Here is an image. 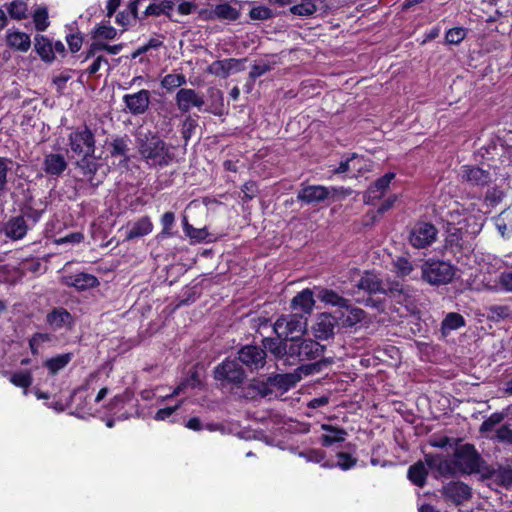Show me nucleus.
<instances>
[{
	"mask_svg": "<svg viewBox=\"0 0 512 512\" xmlns=\"http://www.w3.org/2000/svg\"><path fill=\"white\" fill-rule=\"evenodd\" d=\"M426 462L430 469L438 470L442 475L453 476L460 474L488 473L487 464L482 460L475 447L464 444L458 447L451 461L440 455H426Z\"/></svg>",
	"mask_w": 512,
	"mask_h": 512,
	"instance_id": "f257e3e1",
	"label": "nucleus"
},
{
	"mask_svg": "<svg viewBox=\"0 0 512 512\" xmlns=\"http://www.w3.org/2000/svg\"><path fill=\"white\" fill-rule=\"evenodd\" d=\"M481 228V218L472 215L466 209H453L447 218V242L450 245L461 246V241L478 234Z\"/></svg>",
	"mask_w": 512,
	"mask_h": 512,
	"instance_id": "f03ea898",
	"label": "nucleus"
},
{
	"mask_svg": "<svg viewBox=\"0 0 512 512\" xmlns=\"http://www.w3.org/2000/svg\"><path fill=\"white\" fill-rule=\"evenodd\" d=\"M138 151L142 159L150 167L167 166L174 157L170 147L151 132L139 133Z\"/></svg>",
	"mask_w": 512,
	"mask_h": 512,
	"instance_id": "7ed1b4c3",
	"label": "nucleus"
},
{
	"mask_svg": "<svg viewBox=\"0 0 512 512\" xmlns=\"http://www.w3.org/2000/svg\"><path fill=\"white\" fill-rule=\"evenodd\" d=\"M324 347L311 339L296 338L289 342L288 364L295 365L301 361L315 360L322 356Z\"/></svg>",
	"mask_w": 512,
	"mask_h": 512,
	"instance_id": "20e7f679",
	"label": "nucleus"
},
{
	"mask_svg": "<svg viewBox=\"0 0 512 512\" xmlns=\"http://www.w3.org/2000/svg\"><path fill=\"white\" fill-rule=\"evenodd\" d=\"M273 328L279 338L290 342L305 334L307 319L299 314L282 315L276 320Z\"/></svg>",
	"mask_w": 512,
	"mask_h": 512,
	"instance_id": "39448f33",
	"label": "nucleus"
},
{
	"mask_svg": "<svg viewBox=\"0 0 512 512\" xmlns=\"http://www.w3.org/2000/svg\"><path fill=\"white\" fill-rule=\"evenodd\" d=\"M422 279L431 285H443L452 281L454 267L445 261L428 259L421 267Z\"/></svg>",
	"mask_w": 512,
	"mask_h": 512,
	"instance_id": "423d86ee",
	"label": "nucleus"
},
{
	"mask_svg": "<svg viewBox=\"0 0 512 512\" xmlns=\"http://www.w3.org/2000/svg\"><path fill=\"white\" fill-rule=\"evenodd\" d=\"M359 290H363L369 294L383 293L388 294L391 297L401 302L404 299V288L400 284L393 286H387L380 278L371 272H365L357 283Z\"/></svg>",
	"mask_w": 512,
	"mask_h": 512,
	"instance_id": "0eeeda50",
	"label": "nucleus"
},
{
	"mask_svg": "<svg viewBox=\"0 0 512 512\" xmlns=\"http://www.w3.org/2000/svg\"><path fill=\"white\" fill-rule=\"evenodd\" d=\"M68 143L71 151L83 159L91 157L95 153V137L87 126L73 130L69 134Z\"/></svg>",
	"mask_w": 512,
	"mask_h": 512,
	"instance_id": "6e6552de",
	"label": "nucleus"
},
{
	"mask_svg": "<svg viewBox=\"0 0 512 512\" xmlns=\"http://www.w3.org/2000/svg\"><path fill=\"white\" fill-rule=\"evenodd\" d=\"M437 234L438 231L434 225L427 222H419L411 229L409 242L414 248H426L436 241Z\"/></svg>",
	"mask_w": 512,
	"mask_h": 512,
	"instance_id": "1a4fd4ad",
	"label": "nucleus"
},
{
	"mask_svg": "<svg viewBox=\"0 0 512 512\" xmlns=\"http://www.w3.org/2000/svg\"><path fill=\"white\" fill-rule=\"evenodd\" d=\"M175 103L178 110L182 113H188L193 108L201 111L205 101L203 95L192 88H180L175 96Z\"/></svg>",
	"mask_w": 512,
	"mask_h": 512,
	"instance_id": "9d476101",
	"label": "nucleus"
},
{
	"mask_svg": "<svg viewBox=\"0 0 512 512\" xmlns=\"http://www.w3.org/2000/svg\"><path fill=\"white\" fill-rule=\"evenodd\" d=\"M214 377L218 381L240 384L245 378V372L236 360H225L216 366Z\"/></svg>",
	"mask_w": 512,
	"mask_h": 512,
	"instance_id": "9b49d317",
	"label": "nucleus"
},
{
	"mask_svg": "<svg viewBox=\"0 0 512 512\" xmlns=\"http://www.w3.org/2000/svg\"><path fill=\"white\" fill-rule=\"evenodd\" d=\"M238 354L239 360L250 370H258L265 365L266 352L260 347L247 345Z\"/></svg>",
	"mask_w": 512,
	"mask_h": 512,
	"instance_id": "f8f14e48",
	"label": "nucleus"
},
{
	"mask_svg": "<svg viewBox=\"0 0 512 512\" xmlns=\"http://www.w3.org/2000/svg\"><path fill=\"white\" fill-rule=\"evenodd\" d=\"M459 177L462 181L473 186H485L492 180L489 171L470 165H463L460 168Z\"/></svg>",
	"mask_w": 512,
	"mask_h": 512,
	"instance_id": "ddd939ff",
	"label": "nucleus"
},
{
	"mask_svg": "<svg viewBox=\"0 0 512 512\" xmlns=\"http://www.w3.org/2000/svg\"><path fill=\"white\" fill-rule=\"evenodd\" d=\"M123 102L131 114H144L150 104V92L143 89L133 94H126L123 96Z\"/></svg>",
	"mask_w": 512,
	"mask_h": 512,
	"instance_id": "4468645a",
	"label": "nucleus"
},
{
	"mask_svg": "<svg viewBox=\"0 0 512 512\" xmlns=\"http://www.w3.org/2000/svg\"><path fill=\"white\" fill-rule=\"evenodd\" d=\"M153 227L151 219L148 216H143L135 222L128 223L127 226L122 227L120 231H125V240L131 241L150 234Z\"/></svg>",
	"mask_w": 512,
	"mask_h": 512,
	"instance_id": "2eb2a0df",
	"label": "nucleus"
},
{
	"mask_svg": "<svg viewBox=\"0 0 512 512\" xmlns=\"http://www.w3.org/2000/svg\"><path fill=\"white\" fill-rule=\"evenodd\" d=\"M337 325V318L329 313H322L317 316L316 322L312 327L313 334L318 339H328L334 333Z\"/></svg>",
	"mask_w": 512,
	"mask_h": 512,
	"instance_id": "dca6fc26",
	"label": "nucleus"
},
{
	"mask_svg": "<svg viewBox=\"0 0 512 512\" xmlns=\"http://www.w3.org/2000/svg\"><path fill=\"white\" fill-rule=\"evenodd\" d=\"M442 494L453 503L461 504L471 497V490L463 482H449L443 487Z\"/></svg>",
	"mask_w": 512,
	"mask_h": 512,
	"instance_id": "f3484780",
	"label": "nucleus"
},
{
	"mask_svg": "<svg viewBox=\"0 0 512 512\" xmlns=\"http://www.w3.org/2000/svg\"><path fill=\"white\" fill-rule=\"evenodd\" d=\"M5 41L8 47L21 53H26L31 47L30 36L17 29H8Z\"/></svg>",
	"mask_w": 512,
	"mask_h": 512,
	"instance_id": "a211bd4d",
	"label": "nucleus"
},
{
	"mask_svg": "<svg viewBox=\"0 0 512 512\" xmlns=\"http://www.w3.org/2000/svg\"><path fill=\"white\" fill-rule=\"evenodd\" d=\"M62 282L66 286L74 287L79 291L96 287L99 284L98 279L94 275L88 273L64 276Z\"/></svg>",
	"mask_w": 512,
	"mask_h": 512,
	"instance_id": "6ab92c4d",
	"label": "nucleus"
},
{
	"mask_svg": "<svg viewBox=\"0 0 512 512\" xmlns=\"http://www.w3.org/2000/svg\"><path fill=\"white\" fill-rule=\"evenodd\" d=\"M329 195V190L325 186L317 185V186H306L302 188L297 198L305 202L307 204L316 203L325 200Z\"/></svg>",
	"mask_w": 512,
	"mask_h": 512,
	"instance_id": "aec40b11",
	"label": "nucleus"
},
{
	"mask_svg": "<svg viewBox=\"0 0 512 512\" xmlns=\"http://www.w3.org/2000/svg\"><path fill=\"white\" fill-rule=\"evenodd\" d=\"M67 168V162L63 155L49 153L45 156L43 162L44 171L51 176H59Z\"/></svg>",
	"mask_w": 512,
	"mask_h": 512,
	"instance_id": "412c9836",
	"label": "nucleus"
},
{
	"mask_svg": "<svg viewBox=\"0 0 512 512\" xmlns=\"http://www.w3.org/2000/svg\"><path fill=\"white\" fill-rule=\"evenodd\" d=\"M344 311H340L339 315H335L337 318V324L343 327H353L357 323L361 322L365 316V312L360 308H349L344 307Z\"/></svg>",
	"mask_w": 512,
	"mask_h": 512,
	"instance_id": "4be33fe9",
	"label": "nucleus"
},
{
	"mask_svg": "<svg viewBox=\"0 0 512 512\" xmlns=\"http://www.w3.org/2000/svg\"><path fill=\"white\" fill-rule=\"evenodd\" d=\"M27 230L26 221L21 216L10 219L4 226L6 236L13 240L22 239L26 235Z\"/></svg>",
	"mask_w": 512,
	"mask_h": 512,
	"instance_id": "5701e85b",
	"label": "nucleus"
},
{
	"mask_svg": "<svg viewBox=\"0 0 512 512\" xmlns=\"http://www.w3.org/2000/svg\"><path fill=\"white\" fill-rule=\"evenodd\" d=\"M314 304L313 292L310 289H304L292 299L291 307L295 311L300 310L309 314L312 312Z\"/></svg>",
	"mask_w": 512,
	"mask_h": 512,
	"instance_id": "b1692460",
	"label": "nucleus"
},
{
	"mask_svg": "<svg viewBox=\"0 0 512 512\" xmlns=\"http://www.w3.org/2000/svg\"><path fill=\"white\" fill-rule=\"evenodd\" d=\"M487 472L482 473L481 476L483 478H487L492 480L494 483L503 486L509 487L512 484V469L510 468H498L493 469L487 465Z\"/></svg>",
	"mask_w": 512,
	"mask_h": 512,
	"instance_id": "393cba45",
	"label": "nucleus"
},
{
	"mask_svg": "<svg viewBox=\"0 0 512 512\" xmlns=\"http://www.w3.org/2000/svg\"><path fill=\"white\" fill-rule=\"evenodd\" d=\"M47 323L53 330H59L72 323L71 314L63 308H55L47 315Z\"/></svg>",
	"mask_w": 512,
	"mask_h": 512,
	"instance_id": "a878e982",
	"label": "nucleus"
},
{
	"mask_svg": "<svg viewBox=\"0 0 512 512\" xmlns=\"http://www.w3.org/2000/svg\"><path fill=\"white\" fill-rule=\"evenodd\" d=\"M321 429L326 432V434L321 436V443L324 446L343 442L347 436V432L344 429L329 424H322Z\"/></svg>",
	"mask_w": 512,
	"mask_h": 512,
	"instance_id": "bb28decb",
	"label": "nucleus"
},
{
	"mask_svg": "<svg viewBox=\"0 0 512 512\" xmlns=\"http://www.w3.org/2000/svg\"><path fill=\"white\" fill-rule=\"evenodd\" d=\"M395 178V173L389 172L386 173L381 178L377 179L375 183L368 189L367 197L369 199H379L381 198L386 190L388 189L391 181Z\"/></svg>",
	"mask_w": 512,
	"mask_h": 512,
	"instance_id": "cd10ccee",
	"label": "nucleus"
},
{
	"mask_svg": "<svg viewBox=\"0 0 512 512\" xmlns=\"http://www.w3.org/2000/svg\"><path fill=\"white\" fill-rule=\"evenodd\" d=\"M429 467L427 462L418 461L408 469V479L415 485L422 487L426 482Z\"/></svg>",
	"mask_w": 512,
	"mask_h": 512,
	"instance_id": "c85d7f7f",
	"label": "nucleus"
},
{
	"mask_svg": "<svg viewBox=\"0 0 512 512\" xmlns=\"http://www.w3.org/2000/svg\"><path fill=\"white\" fill-rule=\"evenodd\" d=\"M263 343L264 347L268 349L276 358H285V361L288 363V340L284 339V341H280L278 339L266 338Z\"/></svg>",
	"mask_w": 512,
	"mask_h": 512,
	"instance_id": "c756f323",
	"label": "nucleus"
},
{
	"mask_svg": "<svg viewBox=\"0 0 512 512\" xmlns=\"http://www.w3.org/2000/svg\"><path fill=\"white\" fill-rule=\"evenodd\" d=\"M234 66V59L217 60L208 67V72L215 76L227 77Z\"/></svg>",
	"mask_w": 512,
	"mask_h": 512,
	"instance_id": "7c9ffc66",
	"label": "nucleus"
},
{
	"mask_svg": "<svg viewBox=\"0 0 512 512\" xmlns=\"http://www.w3.org/2000/svg\"><path fill=\"white\" fill-rule=\"evenodd\" d=\"M465 325V320L458 313H448L442 321L441 330L443 334H448L452 330L459 329Z\"/></svg>",
	"mask_w": 512,
	"mask_h": 512,
	"instance_id": "2f4dec72",
	"label": "nucleus"
},
{
	"mask_svg": "<svg viewBox=\"0 0 512 512\" xmlns=\"http://www.w3.org/2000/svg\"><path fill=\"white\" fill-rule=\"evenodd\" d=\"M110 153L114 157H120V162L128 161V139L127 137L116 138L111 142Z\"/></svg>",
	"mask_w": 512,
	"mask_h": 512,
	"instance_id": "473e14b6",
	"label": "nucleus"
},
{
	"mask_svg": "<svg viewBox=\"0 0 512 512\" xmlns=\"http://www.w3.org/2000/svg\"><path fill=\"white\" fill-rule=\"evenodd\" d=\"M13 161L10 158L0 157V196L8 189L9 175Z\"/></svg>",
	"mask_w": 512,
	"mask_h": 512,
	"instance_id": "72a5a7b5",
	"label": "nucleus"
},
{
	"mask_svg": "<svg viewBox=\"0 0 512 512\" xmlns=\"http://www.w3.org/2000/svg\"><path fill=\"white\" fill-rule=\"evenodd\" d=\"M186 82L187 80L184 74L170 73L163 77L161 80V86L167 91H172L176 88L182 87Z\"/></svg>",
	"mask_w": 512,
	"mask_h": 512,
	"instance_id": "f704fd0d",
	"label": "nucleus"
},
{
	"mask_svg": "<svg viewBox=\"0 0 512 512\" xmlns=\"http://www.w3.org/2000/svg\"><path fill=\"white\" fill-rule=\"evenodd\" d=\"M35 49L44 61H51L54 58L49 40L44 36L35 37Z\"/></svg>",
	"mask_w": 512,
	"mask_h": 512,
	"instance_id": "c9c22d12",
	"label": "nucleus"
},
{
	"mask_svg": "<svg viewBox=\"0 0 512 512\" xmlns=\"http://www.w3.org/2000/svg\"><path fill=\"white\" fill-rule=\"evenodd\" d=\"M73 355L71 353H65L57 355L45 362V366L49 369L50 373L55 374L59 370L63 369L71 360Z\"/></svg>",
	"mask_w": 512,
	"mask_h": 512,
	"instance_id": "e433bc0d",
	"label": "nucleus"
},
{
	"mask_svg": "<svg viewBox=\"0 0 512 512\" xmlns=\"http://www.w3.org/2000/svg\"><path fill=\"white\" fill-rule=\"evenodd\" d=\"M319 298L321 301L331 304L333 306H338L340 308L347 307L348 300L338 295L333 290H322L320 292Z\"/></svg>",
	"mask_w": 512,
	"mask_h": 512,
	"instance_id": "4c0bfd02",
	"label": "nucleus"
},
{
	"mask_svg": "<svg viewBox=\"0 0 512 512\" xmlns=\"http://www.w3.org/2000/svg\"><path fill=\"white\" fill-rule=\"evenodd\" d=\"M162 231L157 235L158 238H168L173 236L172 227L175 222V215L173 212H165L161 217Z\"/></svg>",
	"mask_w": 512,
	"mask_h": 512,
	"instance_id": "58836bf2",
	"label": "nucleus"
},
{
	"mask_svg": "<svg viewBox=\"0 0 512 512\" xmlns=\"http://www.w3.org/2000/svg\"><path fill=\"white\" fill-rule=\"evenodd\" d=\"M33 378L30 372L14 373L10 377V382L17 387L24 389V395H27V388L32 384Z\"/></svg>",
	"mask_w": 512,
	"mask_h": 512,
	"instance_id": "ea45409f",
	"label": "nucleus"
},
{
	"mask_svg": "<svg viewBox=\"0 0 512 512\" xmlns=\"http://www.w3.org/2000/svg\"><path fill=\"white\" fill-rule=\"evenodd\" d=\"M395 272L400 277L410 276L414 271L413 264L405 257H398L393 262Z\"/></svg>",
	"mask_w": 512,
	"mask_h": 512,
	"instance_id": "a19ab883",
	"label": "nucleus"
},
{
	"mask_svg": "<svg viewBox=\"0 0 512 512\" xmlns=\"http://www.w3.org/2000/svg\"><path fill=\"white\" fill-rule=\"evenodd\" d=\"M33 21L37 31H45L50 24L47 9L45 7L38 8L33 14Z\"/></svg>",
	"mask_w": 512,
	"mask_h": 512,
	"instance_id": "79ce46f5",
	"label": "nucleus"
},
{
	"mask_svg": "<svg viewBox=\"0 0 512 512\" xmlns=\"http://www.w3.org/2000/svg\"><path fill=\"white\" fill-rule=\"evenodd\" d=\"M9 15L17 20L25 18L27 12V5L21 0H14L8 6Z\"/></svg>",
	"mask_w": 512,
	"mask_h": 512,
	"instance_id": "37998d69",
	"label": "nucleus"
},
{
	"mask_svg": "<svg viewBox=\"0 0 512 512\" xmlns=\"http://www.w3.org/2000/svg\"><path fill=\"white\" fill-rule=\"evenodd\" d=\"M316 11L312 0H302L300 4L291 7V12L300 16H310Z\"/></svg>",
	"mask_w": 512,
	"mask_h": 512,
	"instance_id": "c03bdc74",
	"label": "nucleus"
},
{
	"mask_svg": "<svg viewBox=\"0 0 512 512\" xmlns=\"http://www.w3.org/2000/svg\"><path fill=\"white\" fill-rule=\"evenodd\" d=\"M122 49V45H107L103 43H93L87 53V58L96 56L100 50H106L109 54L116 55Z\"/></svg>",
	"mask_w": 512,
	"mask_h": 512,
	"instance_id": "a18cd8bd",
	"label": "nucleus"
},
{
	"mask_svg": "<svg viewBox=\"0 0 512 512\" xmlns=\"http://www.w3.org/2000/svg\"><path fill=\"white\" fill-rule=\"evenodd\" d=\"M183 221H184V224H183L184 232L189 238H191L195 242H200V241H203L207 237L208 234L205 229L194 228L192 225H190L188 223L186 218H184Z\"/></svg>",
	"mask_w": 512,
	"mask_h": 512,
	"instance_id": "49530a36",
	"label": "nucleus"
},
{
	"mask_svg": "<svg viewBox=\"0 0 512 512\" xmlns=\"http://www.w3.org/2000/svg\"><path fill=\"white\" fill-rule=\"evenodd\" d=\"M214 13L217 17L223 19L236 20L238 18V12L236 9L228 4H220L216 6Z\"/></svg>",
	"mask_w": 512,
	"mask_h": 512,
	"instance_id": "de8ad7c7",
	"label": "nucleus"
},
{
	"mask_svg": "<svg viewBox=\"0 0 512 512\" xmlns=\"http://www.w3.org/2000/svg\"><path fill=\"white\" fill-rule=\"evenodd\" d=\"M504 419L503 414L501 413H493L489 418H487L480 426V432H489L492 431L495 426L500 424Z\"/></svg>",
	"mask_w": 512,
	"mask_h": 512,
	"instance_id": "09e8293b",
	"label": "nucleus"
},
{
	"mask_svg": "<svg viewBox=\"0 0 512 512\" xmlns=\"http://www.w3.org/2000/svg\"><path fill=\"white\" fill-rule=\"evenodd\" d=\"M466 37V30L462 27L452 28L446 33V41L450 44H459Z\"/></svg>",
	"mask_w": 512,
	"mask_h": 512,
	"instance_id": "8fccbe9b",
	"label": "nucleus"
},
{
	"mask_svg": "<svg viewBox=\"0 0 512 512\" xmlns=\"http://www.w3.org/2000/svg\"><path fill=\"white\" fill-rule=\"evenodd\" d=\"M337 464L336 466L340 467L342 470H348L355 466L356 459L353 458L350 454L340 452L337 454Z\"/></svg>",
	"mask_w": 512,
	"mask_h": 512,
	"instance_id": "3c124183",
	"label": "nucleus"
},
{
	"mask_svg": "<svg viewBox=\"0 0 512 512\" xmlns=\"http://www.w3.org/2000/svg\"><path fill=\"white\" fill-rule=\"evenodd\" d=\"M98 373L97 372H94V373H91L84 381L83 385H81L80 387H78L77 389L74 390V393L71 397V399L73 401H75L78 397V395L82 394L83 392L87 391L90 386L92 385L93 382H95L98 378Z\"/></svg>",
	"mask_w": 512,
	"mask_h": 512,
	"instance_id": "603ef678",
	"label": "nucleus"
},
{
	"mask_svg": "<svg viewBox=\"0 0 512 512\" xmlns=\"http://www.w3.org/2000/svg\"><path fill=\"white\" fill-rule=\"evenodd\" d=\"M511 7L505 9L504 11L496 10L493 15H490L487 18L488 23L499 21L501 24L506 22L507 18L512 16V3L509 4Z\"/></svg>",
	"mask_w": 512,
	"mask_h": 512,
	"instance_id": "864d4df0",
	"label": "nucleus"
},
{
	"mask_svg": "<svg viewBox=\"0 0 512 512\" xmlns=\"http://www.w3.org/2000/svg\"><path fill=\"white\" fill-rule=\"evenodd\" d=\"M181 405H182V401L173 407H166V408L159 409L156 412L154 419L157 421L168 420L180 408Z\"/></svg>",
	"mask_w": 512,
	"mask_h": 512,
	"instance_id": "5fc2aeb1",
	"label": "nucleus"
},
{
	"mask_svg": "<svg viewBox=\"0 0 512 512\" xmlns=\"http://www.w3.org/2000/svg\"><path fill=\"white\" fill-rule=\"evenodd\" d=\"M102 67H106L107 71H108L109 70V63H108V60L105 57H103L101 55H98V56H96V58L93 61V63L88 67L87 72H88L89 75H94Z\"/></svg>",
	"mask_w": 512,
	"mask_h": 512,
	"instance_id": "6e6d98bb",
	"label": "nucleus"
},
{
	"mask_svg": "<svg viewBox=\"0 0 512 512\" xmlns=\"http://www.w3.org/2000/svg\"><path fill=\"white\" fill-rule=\"evenodd\" d=\"M360 162V158L356 155H353L351 158H348L345 161H342L339 166L335 169V173H345L350 171L351 169L356 168V163Z\"/></svg>",
	"mask_w": 512,
	"mask_h": 512,
	"instance_id": "4d7b16f0",
	"label": "nucleus"
},
{
	"mask_svg": "<svg viewBox=\"0 0 512 512\" xmlns=\"http://www.w3.org/2000/svg\"><path fill=\"white\" fill-rule=\"evenodd\" d=\"M270 70H271V65L269 63H267V62L256 63L252 66V69L250 71V77L253 79L258 78Z\"/></svg>",
	"mask_w": 512,
	"mask_h": 512,
	"instance_id": "13d9d810",
	"label": "nucleus"
},
{
	"mask_svg": "<svg viewBox=\"0 0 512 512\" xmlns=\"http://www.w3.org/2000/svg\"><path fill=\"white\" fill-rule=\"evenodd\" d=\"M195 128H196L195 120L191 116L186 117V119L183 121V125H182V135L186 141H188L191 138L193 130Z\"/></svg>",
	"mask_w": 512,
	"mask_h": 512,
	"instance_id": "bf43d9fd",
	"label": "nucleus"
},
{
	"mask_svg": "<svg viewBox=\"0 0 512 512\" xmlns=\"http://www.w3.org/2000/svg\"><path fill=\"white\" fill-rule=\"evenodd\" d=\"M84 239V235L81 232H74L64 237L58 238L55 240L56 244L62 245L66 243L78 244L82 242Z\"/></svg>",
	"mask_w": 512,
	"mask_h": 512,
	"instance_id": "052dcab7",
	"label": "nucleus"
},
{
	"mask_svg": "<svg viewBox=\"0 0 512 512\" xmlns=\"http://www.w3.org/2000/svg\"><path fill=\"white\" fill-rule=\"evenodd\" d=\"M271 16V10L269 8L258 6L254 7L250 11V17L252 19H268Z\"/></svg>",
	"mask_w": 512,
	"mask_h": 512,
	"instance_id": "680f3d73",
	"label": "nucleus"
},
{
	"mask_svg": "<svg viewBox=\"0 0 512 512\" xmlns=\"http://www.w3.org/2000/svg\"><path fill=\"white\" fill-rule=\"evenodd\" d=\"M70 50L75 53L81 49L83 38L79 34H70L66 37Z\"/></svg>",
	"mask_w": 512,
	"mask_h": 512,
	"instance_id": "e2e57ef3",
	"label": "nucleus"
},
{
	"mask_svg": "<svg viewBox=\"0 0 512 512\" xmlns=\"http://www.w3.org/2000/svg\"><path fill=\"white\" fill-rule=\"evenodd\" d=\"M74 413L80 418L93 415L92 407L88 405L86 398L76 405Z\"/></svg>",
	"mask_w": 512,
	"mask_h": 512,
	"instance_id": "0e129e2a",
	"label": "nucleus"
},
{
	"mask_svg": "<svg viewBox=\"0 0 512 512\" xmlns=\"http://www.w3.org/2000/svg\"><path fill=\"white\" fill-rule=\"evenodd\" d=\"M503 196L504 193L502 190L493 188L487 191L485 199L489 201L492 205H496L502 200Z\"/></svg>",
	"mask_w": 512,
	"mask_h": 512,
	"instance_id": "69168bd1",
	"label": "nucleus"
},
{
	"mask_svg": "<svg viewBox=\"0 0 512 512\" xmlns=\"http://www.w3.org/2000/svg\"><path fill=\"white\" fill-rule=\"evenodd\" d=\"M499 284L505 291L512 292V272H503L499 277Z\"/></svg>",
	"mask_w": 512,
	"mask_h": 512,
	"instance_id": "338daca9",
	"label": "nucleus"
},
{
	"mask_svg": "<svg viewBox=\"0 0 512 512\" xmlns=\"http://www.w3.org/2000/svg\"><path fill=\"white\" fill-rule=\"evenodd\" d=\"M496 436L500 441L512 443V430L507 426H501L498 428Z\"/></svg>",
	"mask_w": 512,
	"mask_h": 512,
	"instance_id": "774afa93",
	"label": "nucleus"
}]
</instances>
